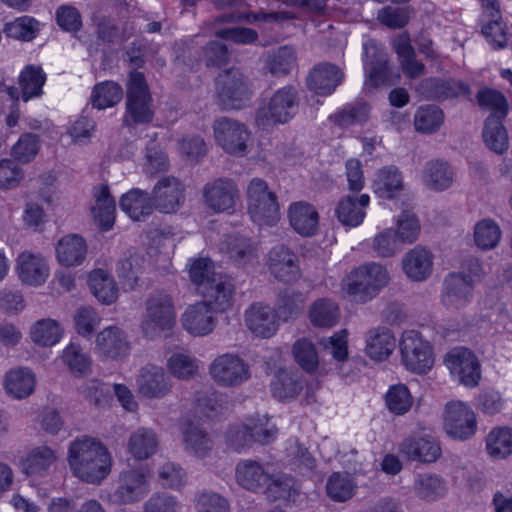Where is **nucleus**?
<instances>
[{
    "mask_svg": "<svg viewBox=\"0 0 512 512\" xmlns=\"http://www.w3.org/2000/svg\"><path fill=\"white\" fill-rule=\"evenodd\" d=\"M68 462L75 476L87 483L96 484L110 474L112 457L101 441L82 436L70 443Z\"/></svg>",
    "mask_w": 512,
    "mask_h": 512,
    "instance_id": "1",
    "label": "nucleus"
},
{
    "mask_svg": "<svg viewBox=\"0 0 512 512\" xmlns=\"http://www.w3.org/2000/svg\"><path fill=\"white\" fill-rule=\"evenodd\" d=\"M385 267L371 262L354 269L342 282V289L352 301L365 303L389 282Z\"/></svg>",
    "mask_w": 512,
    "mask_h": 512,
    "instance_id": "2",
    "label": "nucleus"
},
{
    "mask_svg": "<svg viewBox=\"0 0 512 512\" xmlns=\"http://www.w3.org/2000/svg\"><path fill=\"white\" fill-rule=\"evenodd\" d=\"M152 103L153 99L143 73L132 71L127 82L123 124L126 127H134L151 123L154 117Z\"/></svg>",
    "mask_w": 512,
    "mask_h": 512,
    "instance_id": "3",
    "label": "nucleus"
},
{
    "mask_svg": "<svg viewBox=\"0 0 512 512\" xmlns=\"http://www.w3.org/2000/svg\"><path fill=\"white\" fill-rule=\"evenodd\" d=\"M298 106L299 94L296 87L286 85L276 90L267 104L257 110L255 122L261 128L272 124H285L294 117Z\"/></svg>",
    "mask_w": 512,
    "mask_h": 512,
    "instance_id": "4",
    "label": "nucleus"
},
{
    "mask_svg": "<svg viewBox=\"0 0 512 512\" xmlns=\"http://www.w3.org/2000/svg\"><path fill=\"white\" fill-rule=\"evenodd\" d=\"M175 324V311L172 298L164 291L151 293L145 301V313L141 330L146 337L155 338Z\"/></svg>",
    "mask_w": 512,
    "mask_h": 512,
    "instance_id": "5",
    "label": "nucleus"
},
{
    "mask_svg": "<svg viewBox=\"0 0 512 512\" xmlns=\"http://www.w3.org/2000/svg\"><path fill=\"white\" fill-rule=\"evenodd\" d=\"M248 212L251 219L260 226H272L280 219L279 204L275 193L260 179L251 180L247 188Z\"/></svg>",
    "mask_w": 512,
    "mask_h": 512,
    "instance_id": "6",
    "label": "nucleus"
},
{
    "mask_svg": "<svg viewBox=\"0 0 512 512\" xmlns=\"http://www.w3.org/2000/svg\"><path fill=\"white\" fill-rule=\"evenodd\" d=\"M219 101L224 108L240 109L251 97L250 83L236 68L220 73L216 80Z\"/></svg>",
    "mask_w": 512,
    "mask_h": 512,
    "instance_id": "7",
    "label": "nucleus"
},
{
    "mask_svg": "<svg viewBox=\"0 0 512 512\" xmlns=\"http://www.w3.org/2000/svg\"><path fill=\"white\" fill-rule=\"evenodd\" d=\"M213 132L216 143L228 154L244 156L247 153L251 132L247 126L229 117L214 121Z\"/></svg>",
    "mask_w": 512,
    "mask_h": 512,
    "instance_id": "8",
    "label": "nucleus"
},
{
    "mask_svg": "<svg viewBox=\"0 0 512 512\" xmlns=\"http://www.w3.org/2000/svg\"><path fill=\"white\" fill-rule=\"evenodd\" d=\"M404 366L415 373H425L433 366L432 348L420 333L414 330L403 333L399 343Z\"/></svg>",
    "mask_w": 512,
    "mask_h": 512,
    "instance_id": "9",
    "label": "nucleus"
},
{
    "mask_svg": "<svg viewBox=\"0 0 512 512\" xmlns=\"http://www.w3.org/2000/svg\"><path fill=\"white\" fill-rule=\"evenodd\" d=\"M150 488L148 473L143 469H127L120 472L117 486L110 500L119 505L139 502Z\"/></svg>",
    "mask_w": 512,
    "mask_h": 512,
    "instance_id": "10",
    "label": "nucleus"
},
{
    "mask_svg": "<svg viewBox=\"0 0 512 512\" xmlns=\"http://www.w3.org/2000/svg\"><path fill=\"white\" fill-rule=\"evenodd\" d=\"M205 205L215 213L233 210L240 198L236 182L230 178H218L207 182L202 190Z\"/></svg>",
    "mask_w": 512,
    "mask_h": 512,
    "instance_id": "11",
    "label": "nucleus"
},
{
    "mask_svg": "<svg viewBox=\"0 0 512 512\" xmlns=\"http://www.w3.org/2000/svg\"><path fill=\"white\" fill-rule=\"evenodd\" d=\"M445 364L451 374L466 387L473 388L481 379V367L476 355L469 349L458 347L445 356Z\"/></svg>",
    "mask_w": 512,
    "mask_h": 512,
    "instance_id": "12",
    "label": "nucleus"
},
{
    "mask_svg": "<svg viewBox=\"0 0 512 512\" xmlns=\"http://www.w3.org/2000/svg\"><path fill=\"white\" fill-rule=\"evenodd\" d=\"M266 265L270 274L278 281L292 283L301 277L297 255L284 244H277L269 250Z\"/></svg>",
    "mask_w": 512,
    "mask_h": 512,
    "instance_id": "13",
    "label": "nucleus"
},
{
    "mask_svg": "<svg viewBox=\"0 0 512 512\" xmlns=\"http://www.w3.org/2000/svg\"><path fill=\"white\" fill-rule=\"evenodd\" d=\"M211 377L221 386H238L248 380L249 367L238 355L223 354L214 359L209 369Z\"/></svg>",
    "mask_w": 512,
    "mask_h": 512,
    "instance_id": "14",
    "label": "nucleus"
},
{
    "mask_svg": "<svg viewBox=\"0 0 512 512\" xmlns=\"http://www.w3.org/2000/svg\"><path fill=\"white\" fill-rule=\"evenodd\" d=\"M244 320L249 331L263 339L274 336L280 326L277 310L262 302L251 304L244 313Z\"/></svg>",
    "mask_w": 512,
    "mask_h": 512,
    "instance_id": "15",
    "label": "nucleus"
},
{
    "mask_svg": "<svg viewBox=\"0 0 512 512\" xmlns=\"http://www.w3.org/2000/svg\"><path fill=\"white\" fill-rule=\"evenodd\" d=\"M444 427L454 439L466 440L474 435L477 423L472 409L461 401H452L446 405Z\"/></svg>",
    "mask_w": 512,
    "mask_h": 512,
    "instance_id": "16",
    "label": "nucleus"
},
{
    "mask_svg": "<svg viewBox=\"0 0 512 512\" xmlns=\"http://www.w3.org/2000/svg\"><path fill=\"white\" fill-rule=\"evenodd\" d=\"M154 209L161 213H175L185 200V188L174 176L160 178L152 190Z\"/></svg>",
    "mask_w": 512,
    "mask_h": 512,
    "instance_id": "17",
    "label": "nucleus"
},
{
    "mask_svg": "<svg viewBox=\"0 0 512 512\" xmlns=\"http://www.w3.org/2000/svg\"><path fill=\"white\" fill-rule=\"evenodd\" d=\"M474 286L462 273L448 274L442 285L441 303L450 310L465 308L473 298Z\"/></svg>",
    "mask_w": 512,
    "mask_h": 512,
    "instance_id": "18",
    "label": "nucleus"
},
{
    "mask_svg": "<svg viewBox=\"0 0 512 512\" xmlns=\"http://www.w3.org/2000/svg\"><path fill=\"white\" fill-rule=\"evenodd\" d=\"M364 67L366 73L365 86L378 88L389 84L387 54L374 41L364 44Z\"/></svg>",
    "mask_w": 512,
    "mask_h": 512,
    "instance_id": "19",
    "label": "nucleus"
},
{
    "mask_svg": "<svg viewBox=\"0 0 512 512\" xmlns=\"http://www.w3.org/2000/svg\"><path fill=\"white\" fill-rule=\"evenodd\" d=\"M218 310L199 301L190 305L182 315V325L193 336H206L216 327Z\"/></svg>",
    "mask_w": 512,
    "mask_h": 512,
    "instance_id": "20",
    "label": "nucleus"
},
{
    "mask_svg": "<svg viewBox=\"0 0 512 512\" xmlns=\"http://www.w3.org/2000/svg\"><path fill=\"white\" fill-rule=\"evenodd\" d=\"M16 272L23 284L40 286L49 276V266L40 253L23 251L16 259Z\"/></svg>",
    "mask_w": 512,
    "mask_h": 512,
    "instance_id": "21",
    "label": "nucleus"
},
{
    "mask_svg": "<svg viewBox=\"0 0 512 512\" xmlns=\"http://www.w3.org/2000/svg\"><path fill=\"white\" fill-rule=\"evenodd\" d=\"M138 392L149 399H160L171 391V382L164 369L155 365L143 367L136 379Z\"/></svg>",
    "mask_w": 512,
    "mask_h": 512,
    "instance_id": "22",
    "label": "nucleus"
},
{
    "mask_svg": "<svg viewBox=\"0 0 512 512\" xmlns=\"http://www.w3.org/2000/svg\"><path fill=\"white\" fill-rule=\"evenodd\" d=\"M235 286L227 275L218 274L210 278V282L200 288V294L203 297V302L208 305L224 312L232 306Z\"/></svg>",
    "mask_w": 512,
    "mask_h": 512,
    "instance_id": "23",
    "label": "nucleus"
},
{
    "mask_svg": "<svg viewBox=\"0 0 512 512\" xmlns=\"http://www.w3.org/2000/svg\"><path fill=\"white\" fill-rule=\"evenodd\" d=\"M214 6L219 9L232 8L234 11L223 17L225 22H276L289 19L291 16L288 12H260L248 13L246 10L248 4L244 0H211Z\"/></svg>",
    "mask_w": 512,
    "mask_h": 512,
    "instance_id": "24",
    "label": "nucleus"
},
{
    "mask_svg": "<svg viewBox=\"0 0 512 512\" xmlns=\"http://www.w3.org/2000/svg\"><path fill=\"white\" fill-rule=\"evenodd\" d=\"M288 219L293 230L301 236H313L318 230L319 214L316 208L306 201L292 203L288 208Z\"/></svg>",
    "mask_w": 512,
    "mask_h": 512,
    "instance_id": "25",
    "label": "nucleus"
},
{
    "mask_svg": "<svg viewBox=\"0 0 512 512\" xmlns=\"http://www.w3.org/2000/svg\"><path fill=\"white\" fill-rule=\"evenodd\" d=\"M235 476L241 487L253 492L265 489L272 480V474L260 462L250 459L237 464Z\"/></svg>",
    "mask_w": 512,
    "mask_h": 512,
    "instance_id": "26",
    "label": "nucleus"
},
{
    "mask_svg": "<svg viewBox=\"0 0 512 512\" xmlns=\"http://www.w3.org/2000/svg\"><path fill=\"white\" fill-rule=\"evenodd\" d=\"M343 73L334 64L323 63L316 66L308 75V88L318 95L331 94L341 83Z\"/></svg>",
    "mask_w": 512,
    "mask_h": 512,
    "instance_id": "27",
    "label": "nucleus"
},
{
    "mask_svg": "<svg viewBox=\"0 0 512 512\" xmlns=\"http://www.w3.org/2000/svg\"><path fill=\"white\" fill-rule=\"evenodd\" d=\"M433 266L432 253L422 247L416 246L408 251L402 259V269L406 276L412 281H423L427 279Z\"/></svg>",
    "mask_w": 512,
    "mask_h": 512,
    "instance_id": "28",
    "label": "nucleus"
},
{
    "mask_svg": "<svg viewBox=\"0 0 512 512\" xmlns=\"http://www.w3.org/2000/svg\"><path fill=\"white\" fill-rule=\"evenodd\" d=\"M95 204L91 212L96 224L104 231L110 230L115 222L116 202L111 196L109 187L99 185L93 190Z\"/></svg>",
    "mask_w": 512,
    "mask_h": 512,
    "instance_id": "29",
    "label": "nucleus"
},
{
    "mask_svg": "<svg viewBox=\"0 0 512 512\" xmlns=\"http://www.w3.org/2000/svg\"><path fill=\"white\" fill-rule=\"evenodd\" d=\"M96 348L103 356L117 359L129 353L130 345L123 330L109 326L97 335Z\"/></svg>",
    "mask_w": 512,
    "mask_h": 512,
    "instance_id": "30",
    "label": "nucleus"
},
{
    "mask_svg": "<svg viewBox=\"0 0 512 512\" xmlns=\"http://www.w3.org/2000/svg\"><path fill=\"white\" fill-rule=\"evenodd\" d=\"M57 461L56 451L47 445L31 448L21 459L23 473L30 476H44Z\"/></svg>",
    "mask_w": 512,
    "mask_h": 512,
    "instance_id": "31",
    "label": "nucleus"
},
{
    "mask_svg": "<svg viewBox=\"0 0 512 512\" xmlns=\"http://www.w3.org/2000/svg\"><path fill=\"white\" fill-rule=\"evenodd\" d=\"M400 452L410 460L431 463L441 455L438 443L429 437H409L400 445Z\"/></svg>",
    "mask_w": 512,
    "mask_h": 512,
    "instance_id": "32",
    "label": "nucleus"
},
{
    "mask_svg": "<svg viewBox=\"0 0 512 512\" xmlns=\"http://www.w3.org/2000/svg\"><path fill=\"white\" fill-rule=\"evenodd\" d=\"M119 205L121 210L134 221H142L154 211L153 198L148 192L139 188H133L123 194Z\"/></svg>",
    "mask_w": 512,
    "mask_h": 512,
    "instance_id": "33",
    "label": "nucleus"
},
{
    "mask_svg": "<svg viewBox=\"0 0 512 512\" xmlns=\"http://www.w3.org/2000/svg\"><path fill=\"white\" fill-rule=\"evenodd\" d=\"M55 249L57 260L66 267L80 265L87 254L86 241L78 234L63 236L57 242Z\"/></svg>",
    "mask_w": 512,
    "mask_h": 512,
    "instance_id": "34",
    "label": "nucleus"
},
{
    "mask_svg": "<svg viewBox=\"0 0 512 512\" xmlns=\"http://www.w3.org/2000/svg\"><path fill=\"white\" fill-rule=\"evenodd\" d=\"M159 440L153 429L140 427L133 431L127 442L128 452L137 460H146L158 450Z\"/></svg>",
    "mask_w": 512,
    "mask_h": 512,
    "instance_id": "35",
    "label": "nucleus"
},
{
    "mask_svg": "<svg viewBox=\"0 0 512 512\" xmlns=\"http://www.w3.org/2000/svg\"><path fill=\"white\" fill-rule=\"evenodd\" d=\"M369 195L362 194L358 198L346 196L336 207V216L340 223L348 227L360 225L365 217V208L369 205Z\"/></svg>",
    "mask_w": 512,
    "mask_h": 512,
    "instance_id": "36",
    "label": "nucleus"
},
{
    "mask_svg": "<svg viewBox=\"0 0 512 512\" xmlns=\"http://www.w3.org/2000/svg\"><path fill=\"white\" fill-rule=\"evenodd\" d=\"M182 436L186 452L195 457H207L213 449L214 443L210 435L196 424H186L182 429Z\"/></svg>",
    "mask_w": 512,
    "mask_h": 512,
    "instance_id": "37",
    "label": "nucleus"
},
{
    "mask_svg": "<svg viewBox=\"0 0 512 512\" xmlns=\"http://www.w3.org/2000/svg\"><path fill=\"white\" fill-rule=\"evenodd\" d=\"M302 389V376L296 370L280 369L271 382L272 394L279 400L293 399Z\"/></svg>",
    "mask_w": 512,
    "mask_h": 512,
    "instance_id": "38",
    "label": "nucleus"
},
{
    "mask_svg": "<svg viewBox=\"0 0 512 512\" xmlns=\"http://www.w3.org/2000/svg\"><path fill=\"white\" fill-rule=\"evenodd\" d=\"M396 339L387 328L372 329L366 337V353L374 359L382 361L386 359L395 349Z\"/></svg>",
    "mask_w": 512,
    "mask_h": 512,
    "instance_id": "39",
    "label": "nucleus"
},
{
    "mask_svg": "<svg viewBox=\"0 0 512 512\" xmlns=\"http://www.w3.org/2000/svg\"><path fill=\"white\" fill-rule=\"evenodd\" d=\"M453 179V170L446 162L430 161L423 169L422 180L428 188L434 191L448 189L452 185Z\"/></svg>",
    "mask_w": 512,
    "mask_h": 512,
    "instance_id": "40",
    "label": "nucleus"
},
{
    "mask_svg": "<svg viewBox=\"0 0 512 512\" xmlns=\"http://www.w3.org/2000/svg\"><path fill=\"white\" fill-rule=\"evenodd\" d=\"M358 488L355 479L348 473L334 472L326 482V494L334 502L344 503L353 498Z\"/></svg>",
    "mask_w": 512,
    "mask_h": 512,
    "instance_id": "41",
    "label": "nucleus"
},
{
    "mask_svg": "<svg viewBox=\"0 0 512 512\" xmlns=\"http://www.w3.org/2000/svg\"><path fill=\"white\" fill-rule=\"evenodd\" d=\"M375 193L384 199H392L403 189L400 171L394 166L383 167L377 171L373 183Z\"/></svg>",
    "mask_w": 512,
    "mask_h": 512,
    "instance_id": "42",
    "label": "nucleus"
},
{
    "mask_svg": "<svg viewBox=\"0 0 512 512\" xmlns=\"http://www.w3.org/2000/svg\"><path fill=\"white\" fill-rule=\"evenodd\" d=\"M226 253L237 266L244 267L257 258V247L251 239L234 235L226 239Z\"/></svg>",
    "mask_w": 512,
    "mask_h": 512,
    "instance_id": "43",
    "label": "nucleus"
},
{
    "mask_svg": "<svg viewBox=\"0 0 512 512\" xmlns=\"http://www.w3.org/2000/svg\"><path fill=\"white\" fill-rule=\"evenodd\" d=\"M4 385L9 395L22 399L34 391L35 377L29 369H13L6 374Z\"/></svg>",
    "mask_w": 512,
    "mask_h": 512,
    "instance_id": "44",
    "label": "nucleus"
},
{
    "mask_svg": "<svg viewBox=\"0 0 512 512\" xmlns=\"http://www.w3.org/2000/svg\"><path fill=\"white\" fill-rule=\"evenodd\" d=\"M415 495L426 502H434L443 498L447 492L445 481L434 474L418 475L413 484Z\"/></svg>",
    "mask_w": 512,
    "mask_h": 512,
    "instance_id": "45",
    "label": "nucleus"
},
{
    "mask_svg": "<svg viewBox=\"0 0 512 512\" xmlns=\"http://www.w3.org/2000/svg\"><path fill=\"white\" fill-rule=\"evenodd\" d=\"M340 318L339 306L327 298L317 299L309 308L310 322L321 328H330L336 325Z\"/></svg>",
    "mask_w": 512,
    "mask_h": 512,
    "instance_id": "46",
    "label": "nucleus"
},
{
    "mask_svg": "<svg viewBox=\"0 0 512 512\" xmlns=\"http://www.w3.org/2000/svg\"><path fill=\"white\" fill-rule=\"evenodd\" d=\"M63 336L60 323L52 318H44L36 321L30 328L32 341L43 347L57 344Z\"/></svg>",
    "mask_w": 512,
    "mask_h": 512,
    "instance_id": "47",
    "label": "nucleus"
},
{
    "mask_svg": "<svg viewBox=\"0 0 512 512\" xmlns=\"http://www.w3.org/2000/svg\"><path fill=\"white\" fill-rule=\"evenodd\" d=\"M144 263L143 255L131 251L118 262L117 274L125 287L133 290L138 286L140 275L143 273Z\"/></svg>",
    "mask_w": 512,
    "mask_h": 512,
    "instance_id": "48",
    "label": "nucleus"
},
{
    "mask_svg": "<svg viewBox=\"0 0 512 512\" xmlns=\"http://www.w3.org/2000/svg\"><path fill=\"white\" fill-rule=\"evenodd\" d=\"M486 451L493 459H505L512 454V429L496 427L486 437Z\"/></svg>",
    "mask_w": 512,
    "mask_h": 512,
    "instance_id": "49",
    "label": "nucleus"
},
{
    "mask_svg": "<svg viewBox=\"0 0 512 512\" xmlns=\"http://www.w3.org/2000/svg\"><path fill=\"white\" fill-rule=\"evenodd\" d=\"M413 123L417 132L432 134L443 125L444 113L436 105H423L416 110Z\"/></svg>",
    "mask_w": 512,
    "mask_h": 512,
    "instance_id": "50",
    "label": "nucleus"
},
{
    "mask_svg": "<svg viewBox=\"0 0 512 512\" xmlns=\"http://www.w3.org/2000/svg\"><path fill=\"white\" fill-rule=\"evenodd\" d=\"M504 118L488 117L483 130L484 142L489 149L503 154L508 149V134L502 124Z\"/></svg>",
    "mask_w": 512,
    "mask_h": 512,
    "instance_id": "51",
    "label": "nucleus"
},
{
    "mask_svg": "<svg viewBox=\"0 0 512 512\" xmlns=\"http://www.w3.org/2000/svg\"><path fill=\"white\" fill-rule=\"evenodd\" d=\"M265 493L271 501H284L294 503L299 491L295 486V481L292 477L286 475L274 476L265 488Z\"/></svg>",
    "mask_w": 512,
    "mask_h": 512,
    "instance_id": "52",
    "label": "nucleus"
},
{
    "mask_svg": "<svg viewBox=\"0 0 512 512\" xmlns=\"http://www.w3.org/2000/svg\"><path fill=\"white\" fill-rule=\"evenodd\" d=\"M123 97L122 87L114 81H104L94 86L91 104L97 109H105L118 104Z\"/></svg>",
    "mask_w": 512,
    "mask_h": 512,
    "instance_id": "53",
    "label": "nucleus"
},
{
    "mask_svg": "<svg viewBox=\"0 0 512 512\" xmlns=\"http://www.w3.org/2000/svg\"><path fill=\"white\" fill-rule=\"evenodd\" d=\"M395 51L405 75L409 78H417L424 74L425 66L416 59V53L408 38L400 37L395 43Z\"/></svg>",
    "mask_w": 512,
    "mask_h": 512,
    "instance_id": "54",
    "label": "nucleus"
},
{
    "mask_svg": "<svg viewBox=\"0 0 512 512\" xmlns=\"http://www.w3.org/2000/svg\"><path fill=\"white\" fill-rule=\"evenodd\" d=\"M61 357L74 376L82 377L91 371L92 360L79 344H69Z\"/></svg>",
    "mask_w": 512,
    "mask_h": 512,
    "instance_id": "55",
    "label": "nucleus"
},
{
    "mask_svg": "<svg viewBox=\"0 0 512 512\" xmlns=\"http://www.w3.org/2000/svg\"><path fill=\"white\" fill-rule=\"evenodd\" d=\"M89 284L94 296L103 304H111L118 297V288L114 280L103 270H95L90 274Z\"/></svg>",
    "mask_w": 512,
    "mask_h": 512,
    "instance_id": "56",
    "label": "nucleus"
},
{
    "mask_svg": "<svg viewBox=\"0 0 512 512\" xmlns=\"http://www.w3.org/2000/svg\"><path fill=\"white\" fill-rule=\"evenodd\" d=\"M46 76L40 67L33 65L27 66L20 74L19 84L21 87V96L23 101L27 102L33 97H38L42 93V87Z\"/></svg>",
    "mask_w": 512,
    "mask_h": 512,
    "instance_id": "57",
    "label": "nucleus"
},
{
    "mask_svg": "<svg viewBox=\"0 0 512 512\" xmlns=\"http://www.w3.org/2000/svg\"><path fill=\"white\" fill-rule=\"evenodd\" d=\"M478 105L491 114L489 117L505 118L508 113V102L505 96L492 88H482L476 94Z\"/></svg>",
    "mask_w": 512,
    "mask_h": 512,
    "instance_id": "58",
    "label": "nucleus"
},
{
    "mask_svg": "<svg viewBox=\"0 0 512 512\" xmlns=\"http://www.w3.org/2000/svg\"><path fill=\"white\" fill-rule=\"evenodd\" d=\"M296 64L295 51L290 46H282L271 53L266 61L268 71L275 76H285Z\"/></svg>",
    "mask_w": 512,
    "mask_h": 512,
    "instance_id": "59",
    "label": "nucleus"
},
{
    "mask_svg": "<svg viewBox=\"0 0 512 512\" xmlns=\"http://www.w3.org/2000/svg\"><path fill=\"white\" fill-rule=\"evenodd\" d=\"M388 410L395 415L406 414L413 405V397L404 384L392 385L385 395Z\"/></svg>",
    "mask_w": 512,
    "mask_h": 512,
    "instance_id": "60",
    "label": "nucleus"
},
{
    "mask_svg": "<svg viewBox=\"0 0 512 512\" xmlns=\"http://www.w3.org/2000/svg\"><path fill=\"white\" fill-rule=\"evenodd\" d=\"M305 296L300 291L286 289L279 293L277 309L284 321L297 317L303 310Z\"/></svg>",
    "mask_w": 512,
    "mask_h": 512,
    "instance_id": "61",
    "label": "nucleus"
},
{
    "mask_svg": "<svg viewBox=\"0 0 512 512\" xmlns=\"http://www.w3.org/2000/svg\"><path fill=\"white\" fill-rule=\"evenodd\" d=\"M501 230L498 224L491 219H483L474 227L475 244L482 250L495 248L500 240Z\"/></svg>",
    "mask_w": 512,
    "mask_h": 512,
    "instance_id": "62",
    "label": "nucleus"
},
{
    "mask_svg": "<svg viewBox=\"0 0 512 512\" xmlns=\"http://www.w3.org/2000/svg\"><path fill=\"white\" fill-rule=\"evenodd\" d=\"M297 364L306 372L312 373L318 368L319 359L315 345L308 339L297 340L292 347Z\"/></svg>",
    "mask_w": 512,
    "mask_h": 512,
    "instance_id": "63",
    "label": "nucleus"
},
{
    "mask_svg": "<svg viewBox=\"0 0 512 512\" xmlns=\"http://www.w3.org/2000/svg\"><path fill=\"white\" fill-rule=\"evenodd\" d=\"M3 31L8 37L22 41H31L39 32V22L30 16H22L6 23Z\"/></svg>",
    "mask_w": 512,
    "mask_h": 512,
    "instance_id": "64",
    "label": "nucleus"
}]
</instances>
